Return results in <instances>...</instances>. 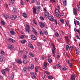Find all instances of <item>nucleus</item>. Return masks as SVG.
<instances>
[{"instance_id": "obj_1", "label": "nucleus", "mask_w": 80, "mask_h": 80, "mask_svg": "<svg viewBox=\"0 0 80 80\" xmlns=\"http://www.w3.org/2000/svg\"><path fill=\"white\" fill-rule=\"evenodd\" d=\"M39 25L41 28H43V27H45V24L42 23V22H39Z\"/></svg>"}, {"instance_id": "obj_2", "label": "nucleus", "mask_w": 80, "mask_h": 80, "mask_svg": "<svg viewBox=\"0 0 80 80\" xmlns=\"http://www.w3.org/2000/svg\"><path fill=\"white\" fill-rule=\"evenodd\" d=\"M48 17L50 21H53L55 19L52 16H49Z\"/></svg>"}, {"instance_id": "obj_3", "label": "nucleus", "mask_w": 80, "mask_h": 80, "mask_svg": "<svg viewBox=\"0 0 80 80\" xmlns=\"http://www.w3.org/2000/svg\"><path fill=\"white\" fill-rule=\"evenodd\" d=\"M52 53H55V50L56 48H55V45H54V44H53L52 43Z\"/></svg>"}, {"instance_id": "obj_4", "label": "nucleus", "mask_w": 80, "mask_h": 80, "mask_svg": "<svg viewBox=\"0 0 80 80\" xmlns=\"http://www.w3.org/2000/svg\"><path fill=\"white\" fill-rule=\"evenodd\" d=\"M9 42L11 43H14L15 42V40L14 39H13L12 38H9L8 39Z\"/></svg>"}, {"instance_id": "obj_5", "label": "nucleus", "mask_w": 80, "mask_h": 80, "mask_svg": "<svg viewBox=\"0 0 80 80\" xmlns=\"http://www.w3.org/2000/svg\"><path fill=\"white\" fill-rule=\"evenodd\" d=\"M17 15H13L11 16V20H15L16 19V18H17Z\"/></svg>"}, {"instance_id": "obj_6", "label": "nucleus", "mask_w": 80, "mask_h": 80, "mask_svg": "<svg viewBox=\"0 0 80 80\" xmlns=\"http://www.w3.org/2000/svg\"><path fill=\"white\" fill-rule=\"evenodd\" d=\"M8 47L9 49H13V48H14V46L12 44L8 45Z\"/></svg>"}, {"instance_id": "obj_7", "label": "nucleus", "mask_w": 80, "mask_h": 80, "mask_svg": "<svg viewBox=\"0 0 80 80\" xmlns=\"http://www.w3.org/2000/svg\"><path fill=\"white\" fill-rule=\"evenodd\" d=\"M31 37L32 40H37V38H36L35 36L31 35Z\"/></svg>"}, {"instance_id": "obj_8", "label": "nucleus", "mask_w": 80, "mask_h": 80, "mask_svg": "<svg viewBox=\"0 0 80 80\" xmlns=\"http://www.w3.org/2000/svg\"><path fill=\"white\" fill-rule=\"evenodd\" d=\"M3 60V56L2 55H0V62H2Z\"/></svg>"}, {"instance_id": "obj_9", "label": "nucleus", "mask_w": 80, "mask_h": 80, "mask_svg": "<svg viewBox=\"0 0 80 80\" xmlns=\"http://www.w3.org/2000/svg\"><path fill=\"white\" fill-rule=\"evenodd\" d=\"M71 80H75V74H72L71 77Z\"/></svg>"}, {"instance_id": "obj_10", "label": "nucleus", "mask_w": 80, "mask_h": 80, "mask_svg": "<svg viewBox=\"0 0 80 80\" xmlns=\"http://www.w3.org/2000/svg\"><path fill=\"white\" fill-rule=\"evenodd\" d=\"M73 12V13L75 15H76L77 14V9L75 8H74Z\"/></svg>"}, {"instance_id": "obj_11", "label": "nucleus", "mask_w": 80, "mask_h": 80, "mask_svg": "<svg viewBox=\"0 0 80 80\" xmlns=\"http://www.w3.org/2000/svg\"><path fill=\"white\" fill-rule=\"evenodd\" d=\"M32 30L33 32L34 33V34L35 35H37V32H36V31L35 30V28H33V27H32Z\"/></svg>"}, {"instance_id": "obj_12", "label": "nucleus", "mask_w": 80, "mask_h": 80, "mask_svg": "<svg viewBox=\"0 0 80 80\" xmlns=\"http://www.w3.org/2000/svg\"><path fill=\"white\" fill-rule=\"evenodd\" d=\"M48 14H49V13L48 12H46L44 13V15H45L46 18H48V17L49 16Z\"/></svg>"}, {"instance_id": "obj_13", "label": "nucleus", "mask_w": 80, "mask_h": 80, "mask_svg": "<svg viewBox=\"0 0 80 80\" xmlns=\"http://www.w3.org/2000/svg\"><path fill=\"white\" fill-rule=\"evenodd\" d=\"M10 33L11 35H15V31L13 30H11L10 31Z\"/></svg>"}, {"instance_id": "obj_14", "label": "nucleus", "mask_w": 80, "mask_h": 80, "mask_svg": "<svg viewBox=\"0 0 80 80\" xmlns=\"http://www.w3.org/2000/svg\"><path fill=\"white\" fill-rule=\"evenodd\" d=\"M23 62L24 64L26 65V64H27V63H28V60L27 59H23Z\"/></svg>"}, {"instance_id": "obj_15", "label": "nucleus", "mask_w": 80, "mask_h": 80, "mask_svg": "<svg viewBox=\"0 0 80 80\" xmlns=\"http://www.w3.org/2000/svg\"><path fill=\"white\" fill-rule=\"evenodd\" d=\"M27 72V68L26 67L24 68L22 72Z\"/></svg>"}, {"instance_id": "obj_16", "label": "nucleus", "mask_w": 80, "mask_h": 80, "mask_svg": "<svg viewBox=\"0 0 80 80\" xmlns=\"http://www.w3.org/2000/svg\"><path fill=\"white\" fill-rule=\"evenodd\" d=\"M28 46L29 48H33V45L30 43H28Z\"/></svg>"}, {"instance_id": "obj_17", "label": "nucleus", "mask_w": 80, "mask_h": 80, "mask_svg": "<svg viewBox=\"0 0 80 80\" xmlns=\"http://www.w3.org/2000/svg\"><path fill=\"white\" fill-rule=\"evenodd\" d=\"M16 62H17V63H20V64H21V63H22V61H21V59H18Z\"/></svg>"}, {"instance_id": "obj_18", "label": "nucleus", "mask_w": 80, "mask_h": 80, "mask_svg": "<svg viewBox=\"0 0 80 80\" xmlns=\"http://www.w3.org/2000/svg\"><path fill=\"white\" fill-rule=\"evenodd\" d=\"M65 39L67 41H68V42H70V40H69V39H68V37L67 36H66L64 37Z\"/></svg>"}, {"instance_id": "obj_19", "label": "nucleus", "mask_w": 80, "mask_h": 80, "mask_svg": "<svg viewBox=\"0 0 80 80\" xmlns=\"http://www.w3.org/2000/svg\"><path fill=\"white\" fill-rule=\"evenodd\" d=\"M56 15L57 17V18H60L61 17H62V16H61V15H60V14L58 13Z\"/></svg>"}, {"instance_id": "obj_20", "label": "nucleus", "mask_w": 80, "mask_h": 80, "mask_svg": "<svg viewBox=\"0 0 80 80\" xmlns=\"http://www.w3.org/2000/svg\"><path fill=\"white\" fill-rule=\"evenodd\" d=\"M29 68L31 70H33L34 68V65L33 64H31Z\"/></svg>"}, {"instance_id": "obj_21", "label": "nucleus", "mask_w": 80, "mask_h": 80, "mask_svg": "<svg viewBox=\"0 0 80 80\" xmlns=\"http://www.w3.org/2000/svg\"><path fill=\"white\" fill-rule=\"evenodd\" d=\"M1 72L2 74H3V75H5V76L7 74H6L5 73V71L3 70H2Z\"/></svg>"}, {"instance_id": "obj_22", "label": "nucleus", "mask_w": 80, "mask_h": 80, "mask_svg": "<svg viewBox=\"0 0 80 80\" xmlns=\"http://www.w3.org/2000/svg\"><path fill=\"white\" fill-rule=\"evenodd\" d=\"M22 16L24 18H27V14L25 13H23L22 14Z\"/></svg>"}, {"instance_id": "obj_23", "label": "nucleus", "mask_w": 80, "mask_h": 80, "mask_svg": "<svg viewBox=\"0 0 80 80\" xmlns=\"http://www.w3.org/2000/svg\"><path fill=\"white\" fill-rule=\"evenodd\" d=\"M4 17L6 19H8V18H9V16L8 15L4 14Z\"/></svg>"}, {"instance_id": "obj_24", "label": "nucleus", "mask_w": 80, "mask_h": 80, "mask_svg": "<svg viewBox=\"0 0 80 80\" xmlns=\"http://www.w3.org/2000/svg\"><path fill=\"white\" fill-rule=\"evenodd\" d=\"M26 31L27 33H29L30 32V30H29V29L28 28H26Z\"/></svg>"}, {"instance_id": "obj_25", "label": "nucleus", "mask_w": 80, "mask_h": 80, "mask_svg": "<svg viewBox=\"0 0 80 80\" xmlns=\"http://www.w3.org/2000/svg\"><path fill=\"white\" fill-rule=\"evenodd\" d=\"M73 48V45L70 46L69 47V50L70 51H71L72 50Z\"/></svg>"}, {"instance_id": "obj_26", "label": "nucleus", "mask_w": 80, "mask_h": 80, "mask_svg": "<svg viewBox=\"0 0 80 80\" xmlns=\"http://www.w3.org/2000/svg\"><path fill=\"white\" fill-rule=\"evenodd\" d=\"M36 11H37V9H36V8H33V13H36Z\"/></svg>"}, {"instance_id": "obj_27", "label": "nucleus", "mask_w": 80, "mask_h": 80, "mask_svg": "<svg viewBox=\"0 0 80 80\" xmlns=\"http://www.w3.org/2000/svg\"><path fill=\"white\" fill-rule=\"evenodd\" d=\"M26 42V40L24 39L23 40H22L21 41V43H22L23 44L24 43H25Z\"/></svg>"}, {"instance_id": "obj_28", "label": "nucleus", "mask_w": 80, "mask_h": 80, "mask_svg": "<svg viewBox=\"0 0 80 80\" xmlns=\"http://www.w3.org/2000/svg\"><path fill=\"white\" fill-rule=\"evenodd\" d=\"M48 77L49 79H50V80H52L53 79V77L52 76H48Z\"/></svg>"}, {"instance_id": "obj_29", "label": "nucleus", "mask_w": 80, "mask_h": 80, "mask_svg": "<svg viewBox=\"0 0 80 80\" xmlns=\"http://www.w3.org/2000/svg\"><path fill=\"white\" fill-rule=\"evenodd\" d=\"M39 33L40 34V35L43 36V32H42V31H40L39 32Z\"/></svg>"}, {"instance_id": "obj_30", "label": "nucleus", "mask_w": 80, "mask_h": 80, "mask_svg": "<svg viewBox=\"0 0 80 80\" xmlns=\"http://www.w3.org/2000/svg\"><path fill=\"white\" fill-rule=\"evenodd\" d=\"M14 77V74H12L11 76V79H13V78Z\"/></svg>"}, {"instance_id": "obj_31", "label": "nucleus", "mask_w": 80, "mask_h": 80, "mask_svg": "<svg viewBox=\"0 0 80 80\" xmlns=\"http://www.w3.org/2000/svg\"><path fill=\"white\" fill-rule=\"evenodd\" d=\"M62 70L63 71H66L67 70V68L65 67H63L62 68Z\"/></svg>"}, {"instance_id": "obj_32", "label": "nucleus", "mask_w": 80, "mask_h": 80, "mask_svg": "<svg viewBox=\"0 0 80 80\" xmlns=\"http://www.w3.org/2000/svg\"><path fill=\"white\" fill-rule=\"evenodd\" d=\"M56 13H58L60 14V11L58 9H56L55 10Z\"/></svg>"}, {"instance_id": "obj_33", "label": "nucleus", "mask_w": 80, "mask_h": 80, "mask_svg": "<svg viewBox=\"0 0 80 80\" xmlns=\"http://www.w3.org/2000/svg\"><path fill=\"white\" fill-rule=\"evenodd\" d=\"M52 21L53 22H55L54 23L56 24V25H57V21H56V20L55 19H54Z\"/></svg>"}, {"instance_id": "obj_34", "label": "nucleus", "mask_w": 80, "mask_h": 80, "mask_svg": "<svg viewBox=\"0 0 80 80\" xmlns=\"http://www.w3.org/2000/svg\"><path fill=\"white\" fill-rule=\"evenodd\" d=\"M27 56L26 55H24V56H23V60L27 59Z\"/></svg>"}, {"instance_id": "obj_35", "label": "nucleus", "mask_w": 80, "mask_h": 80, "mask_svg": "<svg viewBox=\"0 0 80 80\" xmlns=\"http://www.w3.org/2000/svg\"><path fill=\"white\" fill-rule=\"evenodd\" d=\"M24 38V36L23 35H21L19 37V38L20 39H23Z\"/></svg>"}, {"instance_id": "obj_36", "label": "nucleus", "mask_w": 80, "mask_h": 80, "mask_svg": "<svg viewBox=\"0 0 80 80\" xmlns=\"http://www.w3.org/2000/svg\"><path fill=\"white\" fill-rule=\"evenodd\" d=\"M1 53L2 55H5V52L3 51H2L1 52Z\"/></svg>"}, {"instance_id": "obj_37", "label": "nucleus", "mask_w": 80, "mask_h": 80, "mask_svg": "<svg viewBox=\"0 0 80 80\" xmlns=\"http://www.w3.org/2000/svg\"><path fill=\"white\" fill-rule=\"evenodd\" d=\"M59 36V34H58V32H56L55 33V36L56 37H58Z\"/></svg>"}, {"instance_id": "obj_38", "label": "nucleus", "mask_w": 80, "mask_h": 80, "mask_svg": "<svg viewBox=\"0 0 80 80\" xmlns=\"http://www.w3.org/2000/svg\"><path fill=\"white\" fill-rule=\"evenodd\" d=\"M36 9L38 10H40V6H38L37 7Z\"/></svg>"}, {"instance_id": "obj_39", "label": "nucleus", "mask_w": 80, "mask_h": 80, "mask_svg": "<svg viewBox=\"0 0 80 80\" xmlns=\"http://www.w3.org/2000/svg\"><path fill=\"white\" fill-rule=\"evenodd\" d=\"M57 67L59 68H62V66H61V65H60V64H57Z\"/></svg>"}, {"instance_id": "obj_40", "label": "nucleus", "mask_w": 80, "mask_h": 80, "mask_svg": "<svg viewBox=\"0 0 80 80\" xmlns=\"http://www.w3.org/2000/svg\"><path fill=\"white\" fill-rule=\"evenodd\" d=\"M63 4L64 5V6H67V1H65L63 2Z\"/></svg>"}, {"instance_id": "obj_41", "label": "nucleus", "mask_w": 80, "mask_h": 80, "mask_svg": "<svg viewBox=\"0 0 80 80\" xmlns=\"http://www.w3.org/2000/svg\"><path fill=\"white\" fill-rule=\"evenodd\" d=\"M43 65L44 67H47V62H44Z\"/></svg>"}, {"instance_id": "obj_42", "label": "nucleus", "mask_w": 80, "mask_h": 80, "mask_svg": "<svg viewBox=\"0 0 80 80\" xmlns=\"http://www.w3.org/2000/svg\"><path fill=\"white\" fill-rule=\"evenodd\" d=\"M35 71L36 72H37L38 71V68L37 67H36L35 68Z\"/></svg>"}, {"instance_id": "obj_43", "label": "nucleus", "mask_w": 80, "mask_h": 80, "mask_svg": "<svg viewBox=\"0 0 80 80\" xmlns=\"http://www.w3.org/2000/svg\"><path fill=\"white\" fill-rule=\"evenodd\" d=\"M33 23H34V24H35V25H37V22L35 20H33Z\"/></svg>"}, {"instance_id": "obj_44", "label": "nucleus", "mask_w": 80, "mask_h": 80, "mask_svg": "<svg viewBox=\"0 0 80 80\" xmlns=\"http://www.w3.org/2000/svg\"><path fill=\"white\" fill-rule=\"evenodd\" d=\"M52 60L51 59H48V61L49 63H52Z\"/></svg>"}, {"instance_id": "obj_45", "label": "nucleus", "mask_w": 80, "mask_h": 80, "mask_svg": "<svg viewBox=\"0 0 80 80\" xmlns=\"http://www.w3.org/2000/svg\"><path fill=\"white\" fill-rule=\"evenodd\" d=\"M35 0H32V1H31L30 3L31 4H33V3H35Z\"/></svg>"}, {"instance_id": "obj_46", "label": "nucleus", "mask_w": 80, "mask_h": 80, "mask_svg": "<svg viewBox=\"0 0 80 80\" xmlns=\"http://www.w3.org/2000/svg\"><path fill=\"white\" fill-rule=\"evenodd\" d=\"M42 77L43 79H44V78H45V74H42Z\"/></svg>"}, {"instance_id": "obj_47", "label": "nucleus", "mask_w": 80, "mask_h": 80, "mask_svg": "<svg viewBox=\"0 0 80 80\" xmlns=\"http://www.w3.org/2000/svg\"><path fill=\"white\" fill-rule=\"evenodd\" d=\"M66 50H68V48H69V46H68V45H67L66 46Z\"/></svg>"}, {"instance_id": "obj_48", "label": "nucleus", "mask_w": 80, "mask_h": 80, "mask_svg": "<svg viewBox=\"0 0 80 80\" xmlns=\"http://www.w3.org/2000/svg\"><path fill=\"white\" fill-rule=\"evenodd\" d=\"M15 1V0H10V2L11 3H14V2Z\"/></svg>"}, {"instance_id": "obj_49", "label": "nucleus", "mask_w": 80, "mask_h": 80, "mask_svg": "<svg viewBox=\"0 0 80 80\" xmlns=\"http://www.w3.org/2000/svg\"><path fill=\"white\" fill-rule=\"evenodd\" d=\"M1 23L2 25H5V22H4V21H1Z\"/></svg>"}, {"instance_id": "obj_50", "label": "nucleus", "mask_w": 80, "mask_h": 80, "mask_svg": "<svg viewBox=\"0 0 80 80\" xmlns=\"http://www.w3.org/2000/svg\"><path fill=\"white\" fill-rule=\"evenodd\" d=\"M29 55H30L31 57H34V55H33L32 52L29 53Z\"/></svg>"}, {"instance_id": "obj_51", "label": "nucleus", "mask_w": 80, "mask_h": 80, "mask_svg": "<svg viewBox=\"0 0 80 80\" xmlns=\"http://www.w3.org/2000/svg\"><path fill=\"white\" fill-rule=\"evenodd\" d=\"M50 2L53 3L54 2H56V1H55V0H50Z\"/></svg>"}, {"instance_id": "obj_52", "label": "nucleus", "mask_w": 80, "mask_h": 80, "mask_svg": "<svg viewBox=\"0 0 80 80\" xmlns=\"http://www.w3.org/2000/svg\"><path fill=\"white\" fill-rule=\"evenodd\" d=\"M65 22L66 23V25H67V26H68V23H69V21H68L67 22V21H65Z\"/></svg>"}, {"instance_id": "obj_53", "label": "nucleus", "mask_w": 80, "mask_h": 80, "mask_svg": "<svg viewBox=\"0 0 80 80\" xmlns=\"http://www.w3.org/2000/svg\"><path fill=\"white\" fill-rule=\"evenodd\" d=\"M60 21L61 23H64V20L63 19H60Z\"/></svg>"}, {"instance_id": "obj_54", "label": "nucleus", "mask_w": 80, "mask_h": 80, "mask_svg": "<svg viewBox=\"0 0 80 80\" xmlns=\"http://www.w3.org/2000/svg\"><path fill=\"white\" fill-rule=\"evenodd\" d=\"M40 18L43 21L44 20V18L43 17H40Z\"/></svg>"}, {"instance_id": "obj_55", "label": "nucleus", "mask_w": 80, "mask_h": 80, "mask_svg": "<svg viewBox=\"0 0 80 80\" xmlns=\"http://www.w3.org/2000/svg\"><path fill=\"white\" fill-rule=\"evenodd\" d=\"M42 68H43V69H45L46 70V69H47V67L43 66L42 67Z\"/></svg>"}, {"instance_id": "obj_56", "label": "nucleus", "mask_w": 80, "mask_h": 80, "mask_svg": "<svg viewBox=\"0 0 80 80\" xmlns=\"http://www.w3.org/2000/svg\"><path fill=\"white\" fill-rule=\"evenodd\" d=\"M31 76H33L34 75H34V72H31Z\"/></svg>"}, {"instance_id": "obj_57", "label": "nucleus", "mask_w": 80, "mask_h": 80, "mask_svg": "<svg viewBox=\"0 0 80 80\" xmlns=\"http://www.w3.org/2000/svg\"><path fill=\"white\" fill-rule=\"evenodd\" d=\"M39 50H42V47H40L39 48Z\"/></svg>"}, {"instance_id": "obj_58", "label": "nucleus", "mask_w": 80, "mask_h": 80, "mask_svg": "<svg viewBox=\"0 0 80 80\" xmlns=\"http://www.w3.org/2000/svg\"><path fill=\"white\" fill-rule=\"evenodd\" d=\"M77 23L78 25H79V21H77Z\"/></svg>"}, {"instance_id": "obj_59", "label": "nucleus", "mask_w": 80, "mask_h": 80, "mask_svg": "<svg viewBox=\"0 0 80 80\" xmlns=\"http://www.w3.org/2000/svg\"><path fill=\"white\" fill-rule=\"evenodd\" d=\"M22 53H23V52H22V51H20L19 52V53H20L21 54H22Z\"/></svg>"}, {"instance_id": "obj_60", "label": "nucleus", "mask_w": 80, "mask_h": 80, "mask_svg": "<svg viewBox=\"0 0 80 80\" xmlns=\"http://www.w3.org/2000/svg\"><path fill=\"white\" fill-rule=\"evenodd\" d=\"M57 57L58 58H59L60 57V56H59L58 55H57Z\"/></svg>"}, {"instance_id": "obj_61", "label": "nucleus", "mask_w": 80, "mask_h": 80, "mask_svg": "<svg viewBox=\"0 0 80 80\" xmlns=\"http://www.w3.org/2000/svg\"><path fill=\"white\" fill-rule=\"evenodd\" d=\"M4 70H5V71L7 72V71H8V68H6L4 69Z\"/></svg>"}, {"instance_id": "obj_62", "label": "nucleus", "mask_w": 80, "mask_h": 80, "mask_svg": "<svg viewBox=\"0 0 80 80\" xmlns=\"http://www.w3.org/2000/svg\"><path fill=\"white\" fill-rule=\"evenodd\" d=\"M69 65H70V68H72V63H70Z\"/></svg>"}, {"instance_id": "obj_63", "label": "nucleus", "mask_w": 80, "mask_h": 80, "mask_svg": "<svg viewBox=\"0 0 80 80\" xmlns=\"http://www.w3.org/2000/svg\"><path fill=\"white\" fill-rule=\"evenodd\" d=\"M36 3H37V5H40V2H38V1H37L36 2Z\"/></svg>"}, {"instance_id": "obj_64", "label": "nucleus", "mask_w": 80, "mask_h": 80, "mask_svg": "<svg viewBox=\"0 0 80 80\" xmlns=\"http://www.w3.org/2000/svg\"><path fill=\"white\" fill-rule=\"evenodd\" d=\"M21 5H24V3L23 1L21 2Z\"/></svg>"}]
</instances>
